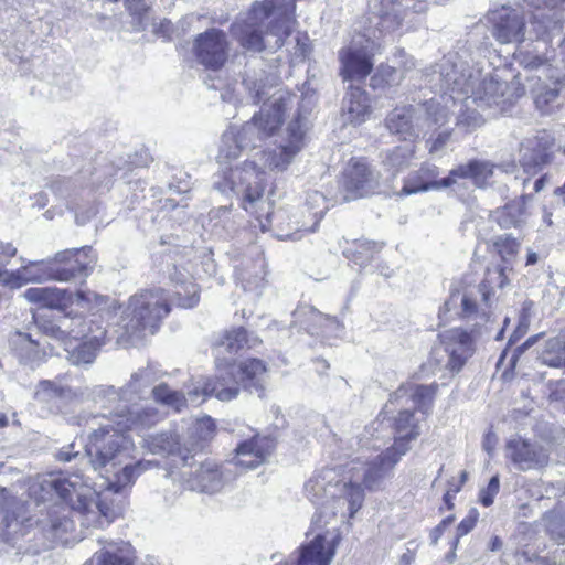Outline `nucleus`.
<instances>
[{
	"label": "nucleus",
	"instance_id": "13d9d810",
	"mask_svg": "<svg viewBox=\"0 0 565 565\" xmlns=\"http://www.w3.org/2000/svg\"><path fill=\"white\" fill-rule=\"evenodd\" d=\"M64 510L62 505H54L49 511L47 520H41L40 525L43 530H46L47 527L50 531L54 532L55 534L60 532H67L68 529L72 526V521H70L66 516H61V511Z\"/></svg>",
	"mask_w": 565,
	"mask_h": 565
},
{
	"label": "nucleus",
	"instance_id": "b1692460",
	"mask_svg": "<svg viewBox=\"0 0 565 565\" xmlns=\"http://www.w3.org/2000/svg\"><path fill=\"white\" fill-rule=\"evenodd\" d=\"M86 392L84 381L78 375L66 373L55 380L40 381L35 390V398L41 402L60 399L71 402L82 397Z\"/></svg>",
	"mask_w": 565,
	"mask_h": 565
},
{
	"label": "nucleus",
	"instance_id": "6e6552de",
	"mask_svg": "<svg viewBox=\"0 0 565 565\" xmlns=\"http://www.w3.org/2000/svg\"><path fill=\"white\" fill-rule=\"evenodd\" d=\"M36 326L43 334L64 344L72 340L88 338L95 333L94 329L104 328L99 321L73 313V310H67L66 307L50 315L38 316Z\"/></svg>",
	"mask_w": 565,
	"mask_h": 565
},
{
	"label": "nucleus",
	"instance_id": "8fccbe9b",
	"mask_svg": "<svg viewBox=\"0 0 565 565\" xmlns=\"http://www.w3.org/2000/svg\"><path fill=\"white\" fill-rule=\"evenodd\" d=\"M507 266H494L488 268L484 279L478 287V292L481 295V300L486 306H489L490 299L494 294L495 288H503L508 281L505 276Z\"/></svg>",
	"mask_w": 565,
	"mask_h": 565
},
{
	"label": "nucleus",
	"instance_id": "a19ab883",
	"mask_svg": "<svg viewBox=\"0 0 565 565\" xmlns=\"http://www.w3.org/2000/svg\"><path fill=\"white\" fill-rule=\"evenodd\" d=\"M276 81L277 77L275 75L267 74L264 70H248L243 78V85L248 92L253 104H258L270 95Z\"/></svg>",
	"mask_w": 565,
	"mask_h": 565
},
{
	"label": "nucleus",
	"instance_id": "7c9ffc66",
	"mask_svg": "<svg viewBox=\"0 0 565 565\" xmlns=\"http://www.w3.org/2000/svg\"><path fill=\"white\" fill-rule=\"evenodd\" d=\"M493 36L501 43L523 42L525 40V22L515 9L502 8L494 13Z\"/></svg>",
	"mask_w": 565,
	"mask_h": 565
},
{
	"label": "nucleus",
	"instance_id": "423d86ee",
	"mask_svg": "<svg viewBox=\"0 0 565 565\" xmlns=\"http://www.w3.org/2000/svg\"><path fill=\"white\" fill-rule=\"evenodd\" d=\"M398 406H394V411ZM397 417L394 419L395 440L391 447L374 455L363 456L367 467L363 469L362 477L367 489H374L394 469L401 458L409 450L408 441L419 436V428L409 406H399Z\"/></svg>",
	"mask_w": 565,
	"mask_h": 565
},
{
	"label": "nucleus",
	"instance_id": "603ef678",
	"mask_svg": "<svg viewBox=\"0 0 565 565\" xmlns=\"http://www.w3.org/2000/svg\"><path fill=\"white\" fill-rule=\"evenodd\" d=\"M403 81V74H398L397 67L381 64L371 76L370 86L374 90H384L395 87Z\"/></svg>",
	"mask_w": 565,
	"mask_h": 565
},
{
	"label": "nucleus",
	"instance_id": "4c0bfd02",
	"mask_svg": "<svg viewBox=\"0 0 565 565\" xmlns=\"http://www.w3.org/2000/svg\"><path fill=\"white\" fill-rule=\"evenodd\" d=\"M267 369L265 363L259 359H248L235 366V374L239 385L250 393L256 392L262 396L264 392V383Z\"/></svg>",
	"mask_w": 565,
	"mask_h": 565
},
{
	"label": "nucleus",
	"instance_id": "680f3d73",
	"mask_svg": "<svg viewBox=\"0 0 565 565\" xmlns=\"http://www.w3.org/2000/svg\"><path fill=\"white\" fill-rule=\"evenodd\" d=\"M193 429L199 441H206L214 435L215 423L211 417H203L196 420Z\"/></svg>",
	"mask_w": 565,
	"mask_h": 565
},
{
	"label": "nucleus",
	"instance_id": "9b49d317",
	"mask_svg": "<svg viewBox=\"0 0 565 565\" xmlns=\"http://www.w3.org/2000/svg\"><path fill=\"white\" fill-rule=\"evenodd\" d=\"M380 185V173L366 161L351 160L340 180L343 201H353L373 193Z\"/></svg>",
	"mask_w": 565,
	"mask_h": 565
},
{
	"label": "nucleus",
	"instance_id": "49530a36",
	"mask_svg": "<svg viewBox=\"0 0 565 565\" xmlns=\"http://www.w3.org/2000/svg\"><path fill=\"white\" fill-rule=\"evenodd\" d=\"M24 514V503L0 487V530L4 532Z\"/></svg>",
	"mask_w": 565,
	"mask_h": 565
},
{
	"label": "nucleus",
	"instance_id": "bf43d9fd",
	"mask_svg": "<svg viewBox=\"0 0 565 565\" xmlns=\"http://www.w3.org/2000/svg\"><path fill=\"white\" fill-rule=\"evenodd\" d=\"M493 246L505 264H511L520 249V243L511 235L498 236Z\"/></svg>",
	"mask_w": 565,
	"mask_h": 565
},
{
	"label": "nucleus",
	"instance_id": "37998d69",
	"mask_svg": "<svg viewBox=\"0 0 565 565\" xmlns=\"http://www.w3.org/2000/svg\"><path fill=\"white\" fill-rule=\"evenodd\" d=\"M294 322L298 323L310 334H318L320 330L328 326L338 324L334 317L318 311L312 306H300L294 313Z\"/></svg>",
	"mask_w": 565,
	"mask_h": 565
},
{
	"label": "nucleus",
	"instance_id": "c9c22d12",
	"mask_svg": "<svg viewBox=\"0 0 565 565\" xmlns=\"http://www.w3.org/2000/svg\"><path fill=\"white\" fill-rule=\"evenodd\" d=\"M94 332L93 335L81 339L83 342L74 348H70L71 342L65 344L72 364L86 365L94 362L98 350L107 342V331L105 328H96Z\"/></svg>",
	"mask_w": 565,
	"mask_h": 565
},
{
	"label": "nucleus",
	"instance_id": "ea45409f",
	"mask_svg": "<svg viewBox=\"0 0 565 565\" xmlns=\"http://www.w3.org/2000/svg\"><path fill=\"white\" fill-rule=\"evenodd\" d=\"M372 14V19L377 20L375 25L381 33L398 29L404 18L402 3L395 0H380L374 4Z\"/></svg>",
	"mask_w": 565,
	"mask_h": 565
},
{
	"label": "nucleus",
	"instance_id": "864d4df0",
	"mask_svg": "<svg viewBox=\"0 0 565 565\" xmlns=\"http://www.w3.org/2000/svg\"><path fill=\"white\" fill-rule=\"evenodd\" d=\"M539 359L545 365L561 367L565 364V341L557 337L548 339Z\"/></svg>",
	"mask_w": 565,
	"mask_h": 565
},
{
	"label": "nucleus",
	"instance_id": "6e6d98bb",
	"mask_svg": "<svg viewBox=\"0 0 565 565\" xmlns=\"http://www.w3.org/2000/svg\"><path fill=\"white\" fill-rule=\"evenodd\" d=\"M463 102L465 110L460 113V115L457 118V126L459 128L465 129L466 132H470L479 127H481L484 124L483 116L472 106L475 105L471 102V98L469 97V94L467 96L461 97Z\"/></svg>",
	"mask_w": 565,
	"mask_h": 565
},
{
	"label": "nucleus",
	"instance_id": "79ce46f5",
	"mask_svg": "<svg viewBox=\"0 0 565 565\" xmlns=\"http://www.w3.org/2000/svg\"><path fill=\"white\" fill-rule=\"evenodd\" d=\"M96 565H134L135 550L128 542H111L94 555Z\"/></svg>",
	"mask_w": 565,
	"mask_h": 565
},
{
	"label": "nucleus",
	"instance_id": "c756f323",
	"mask_svg": "<svg viewBox=\"0 0 565 565\" xmlns=\"http://www.w3.org/2000/svg\"><path fill=\"white\" fill-rule=\"evenodd\" d=\"M275 448V440L267 436L255 435L239 443L235 449L236 465L254 469L264 463Z\"/></svg>",
	"mask_w": 565,
	"mask_h": 565
},
{
	"label": "nucleus",
	"instance_id": "aec40b11",
	"mask_svg": "<svg viewBox=\"0 0 565 565\" xmlns=\"http://www.w3.org/2000/svg\"><path fill=\"white\" fill-rule=\"evenodd\" d=\"M508 90L507 82H501L493 76L481 78L480 73H477L472 76L469 97L481 109L499 107L503 110L504 105L513 97Z\"/></svg>",
	"mask_w": 565,
	"mask_h": 565
},
{
	"label": "nucleus",
	"instance_id": "c03bdc74",
	"mask_svg": "<svg viewBox=\"0 0 565 565\" xmlns=\"http://www.w3.org/2000/svg\"><path fill=\"white\" fill-rule=\"evenodd\" d=\"M532 199L530 194H523L516 201L505 204L502 209H498L492 218L502 228H510L520 226L527 215L526 204Z\"/></svg>",
	"mask_w": 565,
	"mask_h": 565
},
{
	"label": "nucleus",
	"instance_id": "e2e57ef3",
	"mask_svg": "<svg viewBox=\"0 0 565 565\" xmlns=\"http://www.w3.org/2000/svg\"><path fill=\"white\" fill-rule=\"evenodd\" d=\"M500 490V480L498 476H493L486 488L480 490L479 501L483 507H490L494 502L495 495Z\"/></svg>",
	"mask_w": 565,
	"mask_h": 565
},
{
	"label": "nucleus",
	"instance_id": "09e8293b",
	"mask_svg": "<svg viewBox=\"0 0 565 565\" xmlns=\"http://www.w3.org/2000/svg\"><path fill=\"white\" fill-rule=\"evenodd\" d=\"M414 154V141H404L403 145L396 146L386 152L383 163L392 171V175L395 177L402 169L409 164Z\"/></svg>",
	"mask_w": 565,
	"mask_h": 565
},
{
	"label": "nucleus",
	"instance_id": "f03ea898",
	"mask_svg": "<svg viewBox=\"0 0 565 565\" xmlns=\"http://www.w3.org/2000/svg\"><path fill=\"white\" fill-rule=\"evenodd\" d=\"M154 466L157 463L150 460H139L135 465H126L119 472L115 473V479L109 482L107 489L102 493L92 491L79 477H75L74 480L56 478L51 480L49 484L60 498L70 502L79 518H83L82 524L102 526V519L109 523L124 512V498L115 499L114 494H120L142 472Z\"/></svg>",
	"mask_w": 565,
	"mask_h": 565
},
{
	"label": "nucleus",
	"instance_id": "6ab92c4d",
	"mask_svg": "<svg viewBox=\"0 0 565 565\" xmlns=\"http://www.w3.org/2000/svg\"><path fill=\"white\" fill-rule=\"evenodd\" d=\"M555 138L547 130H540L534 136L525 138L520 145V166L524 173L534 175L551 161L548 150Z\"/></svg>",
	"mask_w": 565,
	"mask_h": 565
},
{
	"label": "nucleus",
	"instance_id": "0eeeda50",
	"mask_svg": "<svg viewBox=\"0 0 565 565\" xmlns=\"http://www.w3.org/2000/svg\"><path fill=\"white\" fill-rule=\"evenodd\" d=\"M213 188L226 196L242 199V206L249 211L264 194V172L255 162L245 161L217 175Z\"/></svg>",
	"mask_w": 565,
	"mask_h": 565
},
{
	"label": "nucleus",
	"instance_id": "393cba45",
	"mask_svg": "<svg viewBox=\"0 0 565 565\" xmlns=\"http://www.w3.org/2000/svg\"><path fill=\"white\" fill-rule=\"evenodd\" d=\"M498 168L505 173H513L516 170L515 162H504L499 166L488 160H470L450 170L446 178H443L444 185H454L459 179H470L478 188H483Z\"/></svg>",
	"mask_w": 565,
	"mask_h": 565
},
{
	"label": "nucleus",
	"instance_id": "a211bd4d",
	"mask_svg": "<svg viewBox=\"0 0 565 565\" xmlns=\"http://www.w3.org/2000/svg\"><path fill=\"white\" fill-rule=\"evenodd\" d=\"M142 447L153 455L162 457L178 456L183 465H188V461L195 457L201 446L198 441L182 443L180 435L174 429H168L147 435L143 438Z\"/></svg>",
	"mask_w": 565,
	"mask_h": 565
},
{
	"label": "nucleus",
	"instance_id": "de8ad7c7",
	"mask_svg": "<svg viewBox=\"0 0 565 565\" xmlns=\"http://www.w3.org/2000/svg\"><path fill=\"white\" fill-rule=\"evenodd\" d=\"M383 247L382 243L367 239L354 241L351 247H347L343 250V255L354 265L359 267L367 266L373 259L374 255L377 254Z\"/></svg>",
	"mask_w": 565,
	"mask_h": 565
},
{
	"label": "nucleus",
	"instance_id": "9d476101",
	"mask_svg": "<svg viewBox=\"0 0 565 565\" xmlns=\"http://www.w3.org/2000/svg\"><path fill=\"white\" fill-rule=\"evenodd\" d=\"M286 104L282 97L275 98L270 105L262 107L259 114L254 115L250 121L236 128L239 138L249 147H256L257 142L270 137L282 124Z\"/></svg>",
	"mask_w": 565,
	"mask_h": 565
},
{
	"label": "nucleus",
	"instance_id": "58836bf2",
	"mask_svg": "<svg viewBox=\"0 0 565 565\" xmlns=\"http://www.w3.org/2000/svg\"><path fill=\"white\" fill-rule=\"evenodd\" d=\"M68 292L58 288H50V287H32L25 290L24 297L30 302L40 303L42 307L47 308V312H43L42 315H50L51 312H56L58 310H63L68 303ZM41 313L34 316L36 317Z\"/></svg>",
	"mask_w": 565,
	"mask_h": 565
},
{
	"label": "nucleus",
	"instance_id": "e433bc0d",
	"mask_svg": "<svg viewBox=\"0 0 565 565\" xmlns=\"http://www.w3.org/2000/svg\"><path fill=\"white\" fill-rule=\"evenodd\" d=\"M115 300L108 296L99 295L92 290H77L68 295V303L77 308L90 312L92 317L109 316L115 307Z\"/></svg>",
	"mask_w": 565,
	"mask_h": 565
},
{
	"label": "nucleus",
	"instance_id": "1a4fd4ad",
	"mask_svg": "<svg viewBox=\"0 0 565 565\" xmlns=\"http://www.w3.org/2000/svg\"><path fill=\"white\" fill-rule=\"evenodd\" d=\"M529 10V21L525 23V34L530 40L545 43L562 30L565 0H523Z\"/></svg>",
	"mask_w": 565,
	"mask_h": 565
},
{
	"label": "nucleus",
	"instance_id": "4be33fe9",
	"mask_svg": "<svg viewBox=\"0 0 565 565\" xmlns=\"http://www.w3.org/2000/svg\"><path fill=\"white\" fill-rule=\"evenodd\" d=\"M64 274V270L54 269L53 258H47L29 262L15 271L2 270L0 268V285L19 288L28 282L55 280V277H63Z\"/></svg>",
	"mask_w": 565,
	"mask_h": 565
},
{
	"label": "nucleus",
	"instance_id": "20e7f679",
	"mask_svg": "<svg viewBox=\"0 0 565 565\" xmlns=\"http://www.w3.org/2000/svg\"><path fill=\"white\" fill-rule=\"evenodd\" d=\"M279 0L257 3L232 31L239 44L249 51L278 50L290 34V19L278 4Z\"/></svg>",
	"mask_w": 565,
	"mask_h": 565
},
{
	"label": "nucleus",
	"instance_id": "39448f33",
	"mask_svg": "<svg viewBox=\"0 0 565 565\" xmlns=\"http://www.w3.org/2000/svg\"><path fill=\"white\" fill-rule=\"evenodd\" d=\"M170 306L169 296L161 288L142 290L131 296L118 321L117 342L138 340L146 331L153 334L161 320L169 315Z\"/></svg>",
	"mask_w": 565,
	"mask_h": 565
},
{
	"label": "nucleus",
	"instance_id": "774afa93",
	"mask_svg": "<svg viewBox=\"0 0 565 565\" xmlns=\"http://www.w3.org/2000/svg\"><path fill=\"white\" fill-rule=\"evenodd\" d=\"M519 62L522 66H524V68L535 70L542 66L546 60L540 55H533L529 52H520Z\"/></svg>",
	"mask_w": 565,
	"mask_h": 565
},
{
	"label": "nucleus",
	"instance_id": "72a5a7b5",
	"mask_svg": "<svg viewBox=\"0 0 565 565\" xmlns=\"http://www.w3.org/2000/svg\"><path fill=\"white\" fill-rule=\"evenodd\" d=\"M438 168L431 163H424L416 171L411 172L404 181V185L401 189L402 195H411L418 192H425L428 190H439L449 188L450 185H444L443 179L437 180Z\"/></svg>",
	"mask_w": 565,
	"mask_h": 565
},
{
	"label": "nucleus",
	"instance_id": "052dcab7",
	"mask_svg": "<svg viewBox=\"0 0 565 565\" xmlns=\"http://www.w3.org/2000/svg\"><path fill=\"white\" fill-rule=\"evenodd\" d=\"M544 521L551 536L565 543V518L555 511H548L544 514Z\"/></svg>",
	"mask_w": 565,
	"mask_h": 565
},
{
	"label": "nucleus",
	"instance_id": "cd10ccee",
	"mask_svg": "<svg viewBox=\"0 0 565 565\" xmlns=\"http://www.w3.org/2000/svg\"><path fill=\"white\" fill-rule=\"evenodd\" d=\"M505 452L507 458L523 471L540 469L548 462V454L544 447L520 437L512 438L507 443Z\"/></svg>",
	"mask_w": 565,
	"mask_h": 565
},
{
	"label": "nucleus",
	"instance_id": "c85d7f7f",
	"mask_svg": "<svg viewBox=\"0 0 565 565\" xmlns=\"http://www.w3.org/2000/svg\"><path fill=\"white\" fill-rule=\"evenodd\" d=\"M440 341L448 354L447 366L452 372H459L473 353L471 335L459 328H454L440 334Z\"/></svg>",
	"mask_w": 565,
	"mask_h": 565
},
{
	"label": "nucleus",
	"instance_id": "69168bd1",
	"mask_svg": "<svg viewBox=\"0 0 565 565\" xmlns=\"http://www.w3.org/2000/svg\"><path fill=\"white\" fill-rule=\"evenodd\" d=\"M324 203H326V199L322 193L315 191V192L308 194V198H307L308 205H310L311 207H313V206L319 207L320 204H322L323 207L320 210L313 211V216L317 218L315 222V225L310 228H305V231L313 232L316 230L315 227L317 226L319 221L323 217L324 212L327 210V206L324 205Z\"/></svg>",
	"mask_w": 565,
	"mask_h": 565
},
{
	"label": "nucleus",
	"instance_id": "f8f14e48",
	"mask_svg": "<svg viewBox=\"0 0 565 565\" xmlns=\"http://www.w3.org/2000/svg\"><path fill=\"white\" fill-rule=\"evenodd\" d=\"M373 42L360 36L339 51L341 75L344 81H362L373 70Z\"/></svg>",
	"mask_w": 565,
	"mask_h": 565
},
{
	"label": "nucleus",
	"instance_id": "5701e85b",
	"mask_svg": "<svg viewBox=\"0 0 565 565\" xmlns=\"http://www.w3.org/2000/svg\"><path fill=\"white\" fill-rule=\"evenodd\" d=\"M305 131L306 117L298 113L296 119L288 125V140L271 152L266 153L267 159L264 166L269 169L285 170L291 163L294 157L301 150Z\"/></svg>",
	"mask_w": 565,
	"mask_h": 565
},
{
	"label": "nucleus",
	"instance_id": "338daca9",
	"mask_svg": "<svg viewBox=\"0 0 565 565\" xmlns=\"http://www.w3.org/2000/svg\"><path fill=\"white\" fill-rule=\"evenodd\" d=\"M479 518V512L476 508H471L466 518L457 526V536L455 540V546L458 544V540L461 536L467 535L475 526Z\"/></svg>",
	"mask_w": 565,
	"mask_h": 565
},
{
	"label": "nucleus",
	"instance_id": "f3484780",
	"mask_svg": "<svg viewBox=\"0 0 565 565\" xmlns=\"http://www.w3.org/2000/svg\"><path fill=\"white\" fill-rule=\"evenodd\" d=\"M230 43L220 29H210L199 34L193 44V52L206 68L218 70L227 60Z\"/></svg>",
	"mask_w": 565,
	"mask_h": 565
},
{
	"label": "nucleus",
	"instance_id": "f257e3e1",
	"mask_svg": "<svg viewBox=\"0 0 565 565\" xmlns=\"http://www.w3.org/2000/svg\"><path fill=\"white\" fill-rule=\"evenodd\" d=\"M163 418L157 407H128L111 409L108 415L82 414L77 424L88 430L85 454L94 470L104 469L114 476L117 467L128 462L132 441L126 431L138 434L152 428Z\"/></svg>",
	"mask_w": 565,
	"mask_h": 565
},
{
	"label": "nucleus",
	"instance_id": "2eb2a0df",
	"mask_svg": "<svg viewBox=\"0 0 565 565\" xmlns=\"http://www.w3.org/2000/svg\"><path fill=\"white\" fill-rule=\"evenodd\" d=\"M184 487L204 493L218 492L225 483L224 472L217 463L206 460L198 463L194 458L183 465L180 472Z\"/></svg>",
	"mask_w": 565,
	"mask_h": 565
},
{
	"label": "nucleus",
	"instance_id": "7ed1b4c3",
	"mask_svg": "<svg viewBox=\"0 0 565 565\" xmlns=\"http://www.w3.org/2000/svg\"><path fill=\"white\" fill-rule=\"evenodd\" d=\"M366 467V460L360 456L350 462L348 481L338 480L335 470L332 468L322 469L307 481L305 493L317 507L312 518L316 527H322V523L329 524L338 512L344 513V508L349 518H353L364 499L361 483L365 486L362 472Z\"/></svg>",
	"mask_w": 565,
	"mask_h": 565
},
{
	"label": "nucleus",
	"instance_id": "3c124183",
	"mask_svg": "<svg viewBox=\"0 0 565 565\" xmlns=\"http://www.w3.org/2000/svg\"><path fill=\"white\" fill-rule=\"evenodd\" d=\"M182 275L181 287H175L173 291V302L182 308L189 309L193 308L199 303V288L191 280V276L189 273H180Z\"/></svg>",
	"mask_w": 565,
	"mask_h": 565
},
{
	"label": "nucleus",
	"instance_id": "ddd939ff",
	"mask_svg": "<svg viewBox=\"0 0 565 565\" xmlns=\"http://www.w3.org/2000/svg\"><path fill=\"white\" fill-rule=\"evenodd\" d=\"M456 56L444 57L437 65L435 74L439 78V90L441 98L447 103V96L455 104L461 97L470 92L473 73L461 62L456 61Z\"/></svg>",
	"mask_w": 565,
	"mask_h": 565
},
{
	"label": "nucleus",
	"instance_id": "0e129e2a",
	"mask_svg": "<svg viewBox=\"0 0 565 565\" xmlns=\"http://www.w3.org/2000/svg\"><path fill=\"white\" fill-rule=\"evenodd\" d=\"M559 96V90L557 87H543L537 94L534 96V102L537 108L545 109L551 104H553Z\"/></svg>",
	"mask_w": 565,
	"mask_h": 565
},
{
	"label": "nucleus",
	"instance_id": "2f4dec72",
	"mask_svg": "<svg viewBox=\"0 0 565 565\" xmlns=\"http://www.w3.org/2000/svg\"><path fill=\"white\" fill-rule=\"evenodd\" d=\"M239 390L235 366L228 365L225 369L218 367V374L214 379H209L199 392L200 396H215L222 402H228L237 397Z\"/></svg>",
	"mask_w": 565,
	"mask_h": 565
},
{
	"label": "nucleus",
	"instance_id": "a18cd8bd",
	"mask_svg": "<svg viewBox=\"0 0 565 565\" xmlns=\"http://www.w3.org/2000/svg\"><path fill=\"white\" fill-rule=\"evenodd\" d=\"M151 393L156 402L167 407L173 408L177 412H180L188 402L195 405L201 403V401H199V388L190 391L188 393V397H185L183 393L177 390H172L167 384H159L151 390Z\"/></svg>",
	"mask_w": 565,
	"mask_h": 565
},
{
	"label": "nucleus",
	"instance_id": "bb28decb",
	"mask_svg": "<svg viewBox=\"0 0 565 565\" xmlns=\"http://www.w3.org/2000/svg\"><path fill=\"white\" fill-rule=\"evenodd\" d=\"M423 108L413 105L395 107L385 118V127L392 135L399 136L403 141H414L419 131L424 129L422 124Z\"/></svg>",
	"mask_w": 565,
	"mask_h": 565
},
{
	"label": "nucleus",
	"instance_id": "a878e982",
	"mask_svg": "<svg viewBox=\"0 0 565 565\" xmlns=\"http://www.w3.org/2000/svg\"><path fill=\"white\" fill-rule=\"evenodd\" d=\"M438 386L431 385H417V384H403L390 397L385 404L382 414L394 412V406H409L413 411H420L427 413Z\"/></svg>",
	"mask_w": 565,
	"mask_h": 565
},
{
	"label": "nucleus",
	"instance_id": "4468645a",
	"mask_svg": "<svg viewBox=\"0 0 565 565\" xmlns=\"http://www.w3.org/2000/svg\"><path fill=\"white\" fill-rule=\"evenodd\" d=\"M158 380L157 371L152 366L139 369L132 373L130 381L121 388L116 390L114 386L104 388L103 392L109 402H116L118 407H153L152 405H138L136 401L142 399L149 392L151 385Z\"/></svg>",
	"mask_w": 565,
	"mask_h": 565
},
{
	"label": "nucleus",
	"instance_id": "412c9836",
	"mask_svg": "<svg viewBox=\"0 0 565 565\" xmlns=\"http://www.w3.org/2000/svg\"><path fill=\"white\" fill-rule=\"evenodd\" d=\"M339 541L340 534L337 531L318 533L308 544L300 546L290 565H330Z\"/></svg>",
	"mask_w": 565,
	"mask_h": 565
},
{
	"label": "nucleus",
	"instance_id": "5fc2aeb1",
	"mask_svg": "<svg viewBox=\"0 0 565 565\" xmlns=\"http://www.w3.org/2000/svg\"><path fill=\"white\" fill-rule=\"evenodd\" d=\"M248 147L239 138V134L236 131V127H230L222 136V142L220 147V157L224 159H236L241 152Z\"/></svg>",
	"mask_w": 565,
	"mask_h": 565
},
{
	"label": "nucleus",
	"instance_id": "473e14b6",
	"mask_svg": "<svg viewBox=\"0 0 565 565\" xmlns=\"http://www.w3.org/2000/svg\"><path fill=\"white\" fill-rule=\"evenodd\" d=\"M260 339L252 333H248L244 328H236L230 331H226L218 340L214 343V353L217 363L223 360L227 363V360H233V358L227 359L225 353L230 355L236 354L239 350L243 349H253L260 343Z\"/></svg>",
	"mask_w": 565,
	"mask_h": 565
},
{
	"label": "nucleus",
	"instance_id": "dca6fc26",
	"mask_svg": "<svg viewBox=\"0 0 565 565\" xmlns=\"http://www.w3.org/2000/svg\"><path fill=\"white\" fill-rule=\"evenodd\" d=\"M96 265V256L89 246L58 252L53 257L54 269L64 270L63 277H55L56 281H84Z\"/></svg>",
	"mask_w": 565,
	"mask_h": 565
},
{
	"label": "nucleus",
	"instance_id": "f704fd0d",
	"mask_svg": "<svg viewBox=\"0 0 565 565\" xmlns=\"http://www.w3.org/2000/svg\"><path fill=\"white\" fill-rule=\"evenodd\" d=\"M372 108L367 93L360 87L350 86L343 99L342 117L345 122L358 126L371 115Z\"/></svg>",
	"mask_w": 565,
	"mask_h": 565
},
{
	"label": "nucleus",
	"instance_id": "4d7b16f0",
	"mask_svg": "<svg viewBox=\"0 0 565 565\" xmlns=\"http://www.w3.org/2000/svg\"><path fill=\"white\" fill-rule=\"evenodd\" d=\"M423 108L422 124L425 127H440L448 121V110L446 106H441L438 102L430 100L427 104L417 106Z\"/></svg>",
	"mask_w": 565,
	"mask_h": 565
}]
</instances>
